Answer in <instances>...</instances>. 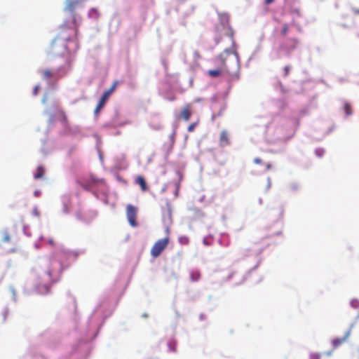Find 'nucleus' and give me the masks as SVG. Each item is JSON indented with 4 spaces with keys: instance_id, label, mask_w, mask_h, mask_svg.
Returning <instances> with one entry per match:
<instances>
[{
    "instance_id": "ddd939ff",
    "label": "nucleus",
    "mask_w": 359,
    "mask_h": 359,
    "mask_svg": "<svg viewBox=\"0 0 359 359\" xmlns=\"http://www.w3.org/2000/svg\"><path fill=\"white\" fill-rule=\"evenodd\" d=\"M100 16V13L97 11V9L96 8H91L90 11H89V13H88V17L89 18H98Z\"/></svg>"
},
{
    "instance_id": "a211bd4d",
    "label": "nucleus",
    "mask_w": 359,
    "mask_h": 359,
    "mask_svg": "<svg viewBox=\"0 0 359 359\" xmlns=\"http://www.w3.org/2000/svg\"><path fill=\"white\" fill-rule=\"evenodd\" d=\"M38 290L40 293L46 294L49 292V287L47 285H44L41 287H39Z\"/></svg>"
},
{
    "instance_id": "b1692460",
    "label": "nucleus",
    "mask_w": 359,
    "mask_h": 359,
    "mask_svg": "<svg viewBox=\"0 0 359 359\" xmlns=\"http://www.w3.org/2000/svg\"><path fill=\"white\" fill-rule=\"evenodd\" d=\"M4 242H9L11 240L10 236L8 233H5L2 238Z\"/></svg>"
},
{
    "instance_id": "2f4dec72",
    "label": "nucleus",
    "mask_w": 359,
    "mask_h": 359,
    "mask_svg": "<svg viewBox=\"0 0 359 359\" xmlns=\"http://www.w3.org/2000/svg\"><path fill=\"white\" fill-rule=\"evenodd\" d=\"M351 304L353 305H354L355 306H357V304H358V302H357V301H352Z\"/></svg>"
},
{
    "instance_id": "bb28decb",
    "label": "nucleus",
    "mask_w": 359,
    "mask_h": 359,
    "mask_svg": "<svg viewBox=\"0 0 359 359\" xmlns=\"http://www.w3.org/2000/svg\"><path fill=\"white\" fill-rule=\"evenodd\" d=\"M39 89V86H36L34 87V91H33V94H34V95H37Z\"/></svg>"
},
{
    "instance_id": "5701e85b",
    "label": "nucleus",
    "mask_w": 359,
    "mask_h": 359,
    "mask_svg": "<svg viewBox=\"0 0 359 359\" xmlns=\"http://www.w3.org/2000/svg\"><path fill=\"white\" fill-rule=\"evenodd\" d=\"M227 34L233 40L234 32L231 27H229Z\"/></svg>"
},
{
    "instance_id": "7c9ffc66",
    "label": "nucleus",
    "mask_w": 359,
    "mask_h": 359,
    "mask_svg": "<svg viewBox=\"0 0 359 359\" xmlns=\"http://www.w3.org/2000/svg\"><path fill=\"white\" fill-rule=\"evenodd\" d=\"M351 304L353 305H354L355 306H357V304H358V302H357V301H352Z\"/></svg>"
},
{
    "instance_id": "c9c22d12",
    "label": "nucleus",
    "mask_w": 359,
    "mask_h": 359,
    "mask_svg": "<svg viewBox=\"0 0 359 359\" xmlns=\"http://www.w3.org/2000/svg\"><path fill=\"white\" fill-rule=\"evenodd\" d=\"M356 36H357V37L359 38V31L356 33Z\"/></svg>"
},
{
    "instance_id": "39448f33",
    "label": "nucleus",
    "mask_w": 359,
    "mask_h": 359,
    "mask_svg": "<svg viewBox=\"0 0 359 359\" xmlns=\"http://www.w3.org/2000/svg\"><path fill=\"white\" fill-rule=\"evenodd\" d=\"M351 334V329L347 330L342 337H337L332 340V345L334 349L337 348L344 343H345Z\"/></svg>"
},
{
    "instance_id": "f8f14e48",
    "label": "nucleus",
    "mask_w": 359,
    "mask_h": 359,
    "mask_svg": "<svg viewBox=\"0 0 359 359\" xmlns=\"http://www.w3.org/2000/svg\"><path fill=\"white\" fill-rule=\"evenodd\" d=\"M45 174V170L42 166H38L36 173L34 175V179H41Z\"/></svg>"
},
{
    "instance_id": "f3484780",
    "label": "nucleus",
    "mask_w": 359,
    "mask_h": 359,
    "mask_svg": "<svg viewBox=\"0 0 359 359\" xmlns=\"http://www.w3.org/2000/svg\"><path fill=\"white\" fill-rule=\"evenodd\" d=\"M168 346L169 350L170 351H173V352L176 351L177 344H176V342L175 341H169L168 344Z\"/></svg>"
},
{
    "instance_id": "a878e982",
    "label": "nucleus",
    "mask_w": 359,
    "mask_h": 359,
    "mask_svg": "<svg viewBox=\"0 0 359 359\" xmlns=\"http://www.w3.org/2000/svg\"><path fill=\"white\" fill-rule=\"evenodd\" d=\"M253 161L256 164H260L262 163V160L259 158H255Z\"/></svg>"
},
{
    "instance_id": "e433bc0d",
    "label": "nucleus",
    "mask_w": 359,
    "mask_h": 359,
    "mask_svg": "<svg viewBox=\"0 0 359 359\" xmlns=\"http://www.w3.org/2000/svg\"><path fill=\"white\" fill-rule=\"evenodd\" d=\"M35 195L38 196V192L37 191L35 192Z\"/></svg>"
},
{
    "instance_id": "423d86ee",
    "label": "nucleus",
    "mask_w": 359,
    "mask_h": 359,
    "mask_svg": "<svg viewBox=\"0 0 359 359\" xmlns=\"http://www.w3.org/2000/svg\"><path fill=\"white\" fill-rule=\"evenodd\" d=\"M192 105L190 103L185 104L181 111L179 118L188 121L192 115Z\"/></svg>"
},
{
    "instance_id": "412c9836",
    "label": "nucleus",
    "mask_w": 359,
    "mask_h": 359,
    "mask_svg": "<svg viewBox=\"0 0 359 359\" xmlns=\"http://www.w3.org/2000/svg\"><path fill=\"white\" fill-rule=\"evenodd\" d=\"M197 125V123H192L188 126V131L189 132H193Z\"/></svg>"
},
{
    "instance_id": "2eb2a0df",
    "label": "nucleus",
    "mask_w": 359,
    "mask_h": 359,
    "mask_svg": "<svg viewBox=\"0 0 359 359\" xmlns=\"http://www.w3.org/2000/svg\"><path fill=\"white\" fill-rule=\"evenodd\" d=\"M344 110L347 116H349L352 114V107L351 104L347 102L344 104Z\"/></svg>"
},
{
    "instance_id": "9b49d317",
    "label": "nucleus",
    "mask_w": 359,
    "mask_h": 359,
    "mask_svg": "<svg viewBox=\"0 0 359 359\" xmlns=\"http://www.w3.org/2000/svg\"><path fill=\"white\" fill-rule=\"evenodd\" d=\"M135 183L137 184L142 191L148 190V187L144 178L142 175H138L135 179Z\"/></svg>"
},
{
    "instance_id": "393cba45",
    "label": "nucleus",
    "mask_w": 359,
    "mask_h": 359,
    "mask_svg": "<svg viewBox=\"0 0 359 359\" xmlns=\"http://www.w3.org/2000/svg\"><path fill=\"white\" fill-rule=\"evenodd\" d=\"M316 154H317L318 156H320H320H323V153H324V151H323V149H317V150L316 151Z\"/></svg>"
},
{
    "instance_id": "f03ea898",
    "label": "nucleus",
    "mask_w": 359,
    "mask_h": 359,
    "mask_svg": "<svg viewBox=\"0 0 359 359\" xmlns=\"http://www.w3.org/2000/svg\"><path fill=\"white\" fill-rule=\"evenodd\" d=\"M231 52L229 49H226L224 52L220 54L217 59L220 61L222 69H210L208 72V74L211 77H217L221 75L222 70L229 72L228 67L226 63V57L229 55Z\"/></svg>"
},
{
    "instance_id": "20e7f679",
    "label": "nucleus",
    "mask_w": 359,
    "mask_h": 359,
    "mask_svg": "<svg viewBox=\"0 0 359 359\" xmlns=\"http://www.w3.org/2000/svg\"><path fill=\"white\" fill-rule=\"evenodd\" d=\"M137 212V210L135 206H133L132 205H127V207H126L127 218H128V222L130 223V224L132 226H136L137 224V221H136Z\"/></svg>"
},
{
    "instance_id": "aec40b11",
    "label": "nucleus",
    "mask_w": 359,
    "mask_h": 359,
    "mask_svg": "<svg viewBox=\"0 0 359 359\" xmlns=\"http://www.w3.org/2000/svg\"><path fill=\"white\" fill-rule=\"evenodd\" d=\"M290 69H291V67H290V66H289V65H287V66H285V67H284V69H283V71H284L283 76H288L289 72H290Z\"/></svg>"
},
{
    "instance_id": "473e14b6",
    "label": "nucleus",
    "mask_w": 359,
    "mask_h": 359,
    "mask_svg": "<svg viewBox=\"0 0 359 359\" xmlns=\"http://www.w3.org/2000/svg\"><path fill=\"white\" fill-rule=\"evenodd\" d=\"M351 304L353 305H354L355 306H357V304H358V302H357V301H352Z\"/></svg>"
},
{
    "instance_id": "7ed1b4c3",
    "label": "nucleus",
    "mask_w": 359,
    "mask_h": 359,
    "mask_svg": "<svg viewBox=\"0 0 359 359\" xmlns=\"http://www.w3.org/2000/svg\"><path fill=\"white\" fill-rule=\"evenodd\" d=\"M169 243V238L166 237L163 239L158 240L151 249V255L153 257H158L161 252L165 249Z\"/></svg>"
},
{
    "instance_id": "1a4fd4ad",
    "label": "nucleus",
    "mask_w": 359,
    "mask_h": 359,
    "mask_svg": "<svg viewBox=\"0 0 359 359\" xmlns=\"http://www.w3.org/2000/svg\"><path fill=\"white\" fill-rule=\"evenodd\" d=\"M219 144L222 147L230 144L229 135L228 132L225 130H222L220 133Z\"/></svg>"
},
{
    "instance_id": "4be33fe9",
    "label": "nucleus",
    "mask_w": 359,
    "mask_h": 359,
    "mask_svg": "<svg viewBox=\"0 0 359 359\" xmlns=\"http://www.w3.org/2000/svg\"><path fill=\"white\" fill-rule=\"evenodd\" d=\"M310 359H320V354L318 353H313L310 355Z\"/></svg>"
},
{
    "instance_id": "6ab92c4d",
    "label": "nucleus",
    "mask_w": 359,
    "mask_h": 359,
    "mask_svg": "<svg viewBox=\"0 0 359 359\" xmlns=\"http://www.w3.org/2000/svg\"><path fill=\"white\" fill-rule=\"evenodd\" d=\"M288 29H289V26L287 24H285L283 25V29H281L280 31V34L283 35V36H285L287 34V32H288Z\"/></svg>"
},
{
    "instance_id": "0eeeda50",
    "label": "nucleus",
    "mask_w": 359,
    "mask_h": 359,
    "mask_svg": "<svg viewBox=\"0 0 359 359\" xmlns=\"http://www.w3.org/2000/svg\"><path fill=\"white\" fill-rule=\"evenodd\" d=\"M39 73L41 74L43 79H58L57 74L50 69L40 70Z\"/></svg>"
},
{
    "instance_id": "72a5a7b5",
    "label": "nucleus",
    "mask_w": 359,
    "mask_h": 359,
    "mask_svg": "<svg viewBox=\"0 0 359 359\" xmlns=\"http://www.w3.org/2000/svg\"><path fill=\"white\" fill-rule=\"evenodd\" d=\"M49 243H50V245H54V241H53V240H50V241H49Z\"/></svg>"
},
{
    "instance_id": "cd10ccee",
    "label": "nucleus",
    "mask_w": 359,
    "mask_h": 359,
    "mask_svg": "<svg viewBox=\"0 0 359 359\" xmlns=\"http://www.w3.org/2000/svg\"><path fill=\"white\" fill-rule=\"evenodd\" d=\"M274 1L275 0H264V3H265V4L269 5L271 3H273Z\"/></svg>"
},
{
    "instance_id": "f257e3e1",
    "label": "nucleus",
    "mask_w": 359,
    "mask_h": 359,
    "mask_svg": "<svg viewBox=\"0 0 359 359\" xmlns=\"http://www.w3.org/2000/svg\"><path fill=\"white\" fill-rule=\"evenodd\" d=\"M81 0H66L65 2L64 11L71 15L72 20L70 22H65L61 26V34L65 37V33L69 30L70 34L66 40L70 41L77 39L79 27L81 18L79 16L76 11L79 8H82Z\"/></svg>"
},
{
    "instance_id": "9d476101",
    "label": "nucleus",
    "mask_w": 359,
    "mask_h": 359,
    "mask_svg": "<svg viewBox=\"0 0 359 359\" xmlns=\"http://www.w3.org/2000/svg\"><path fill=\"white\" fill-rule=\"evenodd\" d=\"M108 93H103L102 95L96 108L95 109V114H98L100 111L102 109V107L104 106L106 102L107 101L109 96L107 95Z\"/></svg>"
},
{
    "instance_id": "4468645a",
    "label": "nucleus",
    "mask_w": 359,
    "mask_h": 359,
    "mask_svg": "<svg viewBox=\"0 0 359 359\" xmlns=\"http://www.w3.org/2000/svg\"><path fill=\"white\" fill-rule=\"evenodd\" d=\"M118 85V81H116L113 83V84L111 85V86L110 87V88H109L108 90H107L104 93H108L107 95L108 96H110V95L115 90L116 86Z\"/></svg>"
},
{
    "instance_id": "c756f323",
    "label": "nucleus",
    "mask_w": 359,
    "mask_h": 359,
    "mask_svg": "<svg viewBox=\"0 0 359 359\" xmlns=\"http://www.w3.org/2000/svg\"><path fill=\"white\" fill-rule=\"evenodd\" d=\"M272 165L270 163H268L266 164V170H270L271 168Z\"/></svg>"
},
{
    "instance_id": "6e6552de",
    "label": "nucleus",
    "mask_w": 359,
    "mask_h": 359,
    "mask_svg": "<svg viewBox=\"0 0 359 359\" xmlns=\"http://www.w3.org/2000/svg\"><path fill=\"white\" fill-rule=\"evenodd\" d=\"M297 39L294 38L288 39L284 44L283 49L286 50L287 51H291L297 47Z\"/></svg>"
},
{
    "instance_id": "c85d7f7f",
    "label": "nucleus",
    "mask_w": 359,
    "mask_h": 359,
    "mask_svg": "<svg viewBox=\"0 0 359 359\" xmlns=\"http://www.w3.org/2000/svg\"><path fill=\"white\" fill-rule=\"evenodd\" d=\"M33 213L36 215V216H39V212L38 211V210L36 208H34V210H33Z\"/></svg>"
},
{
    "instance_id": "dca6fc26",
    "label": "nucleus",
    "mask_w": 359,
    "mask_h": 359,
    "mask_svg": "<svg viewBox=\"0 0 359 359\" xmlns=\"http://www.w3.org/2000/svg\"><path fill=\"white\" fill-rule=\"evenodd\" d=\"M190 277L192 281H197L201 278V273L198 271L192 272Z\"/></svg>"
},
{
    "instance_id": "f704fd0d",
    "label": "nucleus",
    "mask_w": 359,
    "mask_h": 359,
    "mask_svg": "<svg viewBox=\"0 0 359 359\" xmlns=\"http://www.w3.org/2000/svg\"><path fill=\"white\" fill-rule=\"evenodd\" d=\"M175 100V97H172L169 99L170 101H174Z\"/></svg>"
}]
</instances>
